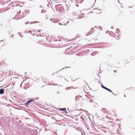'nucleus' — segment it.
Here are the masks:
<instances>
[{"label": "nucleus", "mask_w": 135, "mask_h": 135, "mask_svg": "<svg viewBox=\"0 0 135 135\" xmlns=\"http://www.w3.org/2000/svg\"><path fill=\"white\" fill-rule=\"evenodd\" d=\"M109 91V92H111L113 94H114V93L112 92V91L110 89Z\"/></svg>", "instance_id": "nucleus-20"}, {"label": "nucleus", "mask_w": 135, "mask_h": 135, "mask_svg": "<svg viewBox=\"0 0 135 135\" xmlns=\"http://www.w3.org/2000/svg\"><path fill=\"white\" fill-rule=\"evenodd\" d=\"M40 7H42L41 6H40Z\"/></svg>", "instance_id": "nucleus-35"}, {"label": "nucleus", "mask_w": 135, "mask_h": 135, "mask_svg": "<svg viewBox=\"0 0 135 135\" xmlns=\"http://www.w3.org/2000/svg\"><path fill=\"white\" fill-rule=\"evenodd\" d=\"M101 111L103 112L104 113H107V111L106 110V109L104 108H103L101 110Z\"/></svg>", "instance_id": "nucleus-7"}, {"label": "nucleus", "mask_w": 135, "mask_h": 135, "mask_svg": "<svg viewBox=\"0 0 135 135\" xmlns=\"http://www.w3.org/2000/svg\"><path fill=\"white\" fill-rule=\"evenodd\" d=\"M19 35H20V36L21 37H22V35H21V34H20V32L19 33Z\"/></svg>", "instance_id": "nucleus-25"}, {"label": "nucleus", "mask_w": 135, "mask_h": 135, "mask_svg": "<svg viewBox=\"0 0 135 135\" xmlns=\"http://www.w3.org/2000/svg\"><path fill=\"white\" fill-rule=\"evenodd\" d=\"M27 11H25L22 13V15H20L21 13V11H19L18 12H17L16 15L14 19L18 20L24 17L28 14L27 13Z\"/></svg>", "instance_id": "nucleus-1"}, {"label": "nucleus", "mask_w": 135, "mask_h": 135, "mask_svg": "<svg viewBox=\"0 0 135 135\" xmlns=\"http://www.w3.org/2000/svg\"><path fill=\"white\" fill-rule=\"evenodd\" d=\"M96 1V0H95V1Z\"/></svg>", "instance_id": "nucleus-46"}, {"label": "nucleus", "mask_w": 135, "mask_h": 135, "mask_svg": "<svg viewBox=\"0 0 135 135\" xmlns=\"http://www.w3.org/2000/svg\"><path fill=\"white\" fill-rule=\"evenodd\" d=\"M124 96L125 97H126V96H125V95H124Z\"/></svg>", "instance_id": "nucleus-39"}, {"label": "nucleus", "mask_w": 135, "mask_h": 135, "mask_svg": "<svg viewBox=\"0 0 135 135\" xmlns=\"http://www.w3.org/2000/svg\"><path fill=\"white\" fill-rule=\"evenodd\" d=\"M65 113L66 114H68V112L66 111V110L65 111H64Z\"/></svg>", "instance_id": "nucleus-22"}, {"label": "nucleus", "mask_w": 135, "mask_h": 135, "mask_svg": "<svg viewBox=\"0 0 135 135\" xmlns=\"http://www.w3.org/2000/svg\"><path fill=\"white\" fill-rule=\"evenodd\" d=\"M54 85H57V84H54Z\"/></svg>", "instance_id": "nucleus-33"}, {"label": "nucleus", "mask_w": 135, "mask_h": 135, "mask_svg": "<svg viewBox=\"0 0 135 135\" xmlns=\"http://www.w3.org/2000/svg\"><path fill=\"white\" fill-rule=\"evenodd\" d=\"M46 12V11H44V10L43 9H42L41 11V13H45Z\"/></svg>", "instance_id": "nucleus-17"}, {"label": "nucleus", "mask_w": 135, "mask_h": 135, "mask_svg": "<svg viewBox=\"0 0 135 135\" xmlns=\"http://www.w3.org/2000/svg\"><path fill=\"white\" fill-rule=\"evenodd\" d=\"M114 71L115 72H116V71H115V70H114Z\"/></svg>", "instance_id": "nucleus-36"}, {"label": "nucleus", "mask_w": 135, "mask_h": 135, "mask_svg": "<svg viewBox=\"0 0 135 135\" xmlns=\"http://www.w3.org/2000/svg\"><path fill=\"white\" fill-rule=\"evenodd\" d=\"M113 36L115 37L118 40L119 39L118 36L117 35H115V34H114V35Z\"/></svg>", "instance_id": "nucleus-10"}, {"label": "nucleus", "mask_w": 135, "mask_h": 135, "mask_svg": "<svg viewBox=\"0 0 135 135\" xmlns=\"http://www.w3.org/2000/svg\"><path fill=\"white\" fill-rule=\"evenodd\" d=\"M82 16L80 18H82Z\"/></svg>", "instance_id": "nucleus-38"}, {"label": "nucleus", "mask_w": 135, "mask_h": 135, "mask_svg": "<svg viewBox=\"0 0 135 135\" xmlns=\"http://www.w3.org/2000/svg\"><path fill=\"white\" fill-rule=\"evenodd\" d=\"M108 116L107 115H106V118H108Z\"/></svg>", "instance_id": "nucleus-29"}, {"label": "nucleus", "mask_w": 135, "mask_h": 135, "mask_svg": "<svg viewBox=\"0 0 135 135\" xmlns=\"http://www.w3.org/2000/svg\"><path fill=\"white\" fill-rule=\"evenodd\" d=\"M57 93H59V92H57Z\"/></svg>", "instance_id": "nucleus-37"}, {"label": "nucleus", "mask_w": 135, "mask_h": 135, "mask_svg": "<svg viewBox=\"0 0 135 135\" xmlns=\"http://www.w3.org/2000/svg\"><path fill=\"white\" fill-rule=\"evenodd\" d=\"M76 6H78V5H76Z\"/></svg>", "instance_id": "nucleus-40"}, {"label": "nucleus", "mask_w": 135, "mask_h": 135, "mask_svg": "<svg viewBox=\"0 0 135 135\" xmlns=\"http://www.w3.org/2000/svg\"><path fill=\"white\" fill-rule=\"evenodd\" d=\"M119 30L118 28H117L116 29V31L117 33H118V32H119Z\"/></svg>", "instance_id": "nucleus-19"}, {"label": "nucleus", "mask_w": 135, "mask_h": 135, "mask_svg": "<svg viewBox=\"0 0 135 135\" xmlns=\"http://www.w3.org/2000/svg\"><path fill=\"white\" fill-rule=\"evenodd\" d=\"M34 100H35L34 99H30V100H28L25 103V105L26 106V104H28L29 103H30L31 102H34Z\"/></svg>", "instance_id": "nucleus-4"}, {"label": "nucleus", "mask_w": 135, "mask_h": 135, "mask_svg": "<svg viewBox=\"0 0 135 135\" xmlns=\"http://www.w3.org/2000/svg\"><path fill=\"white\" fill-rule=\"evenodd\" d=\"M50 20L52 21L53 22L56 23L58 22L57 20H54L53 19H50Z\"/></svg>", "instance_id": "nucleus-6"}, {"label": "nucleus", "mask_w": 135, "mask_h": 135, "mask_svg": "<svg viewBox=\"0 0 135 135\" xmlns=\"http://www.w3.org/2000/svg\"><path fill=\"white\" fill-rule=\"evenodd\" d=\"M36 36H43L41 35V33L40 34L39 33H37L36 34Z\"/></svg>", "instance_id": "nucleus-12"}, {"label": "nucleus", "mask_w": 135, "mask_h": 135, "mask_svg": "<svg viewBox=\"0 0 135 135\" xmlns=\"http://www.w3.org/2000/svg\"><path fill=\"white\" fill-rule=\"evenodd\" d=\"M91 33H92L91 32V31H90L88 32L87 33L86 35H87V36L89 35Z\"/></svg>", "instance_id": "nucleus-14"}, {"label": "nucleus", "mask_w": 135, "mask_h": 135, "mask_svg": "<svg viewBox=\"0 0 135 135\" xmlns=\"http://www.w3.org/2000/svg\"><path fill=\"white\" fill-rule=\"evenodd\" d=\"M113 94V95H117V94Z\"/></svg>", "instance_id": "nucleus-34"}, {"label": "nucleus", "mask_w": 135, "mask_h": 135, "mask_svg": "<svg viewBox=\"0 0 135 135\" xmlns=\"http://www.w3.org/2000/svg\"><path fill=\"white\" fill-rule=\"evenodd\" d=\"M80 118H84V116H81Z\"/></svg>", "instance_id": "nucleus-24"}, {"label": "nucleus", "mask_w": 135, "mask_h": 135, "mask_svg": "<svg viewBox=\"0 0 135 135\" xmlns=\"http://www.w3.org/2000/svg\"><path fill=\"white\" fill-rule=\"evenodd\" d=\"M83 0H79L78 2L80 3H81L83 2Z\"/></svg>", "instance_id": "nucleus-16"}, {"label": "nucleus", "mask_w": 135, "mask_h": 135, "mask_svg": "<svg viewBox=\"0 0 135 135\" xmlns=\"http://www.w3.org/2000/svg\"><path fill=\"white\" fill-rule=\"evenodd\" d=\"M50 3H49V4H48L47 5V6L48 7H49L50 6H49V5H50Z\"/></svg>", "instance_id": "nucleus-26"}, {"label": "nucleus", "mask_w": 135, "mask_h": 135, "mask_svg": "<svg viewBox=\"0 0 135 135\" xmlns=\"http://www.w3.org/2000/svg\"><path fill=\"white\" fill-rule=\"evenodd\" d=\"M90 102H92V99H90Z\"/></svg>", "instance_id": "nucleus-28"}, {"label": "nucleus", "mask_w": 135, "mask_h": 135, "mask_svg": "<svg viewBox=\"0 0 135 135\" xmlns=\"http://www.w3.org/2000/svg\"><path fill=\"white\" fill-rule=\"evenodd\" d=\"M71 88H71V87H69L66 88V89H71Z\"/></svg>", "instance_id": "nucleus-21"}, {"label": "nucleus", "mask_w": 135, "mask_h": 135, "mask_svg": "<svg viewBox=\"0 0 135 135\" xmlns=\"http://www.w3.org/2000/svg\"><path fill=\"white\" fill-rule=\"evenodd\" d=\"M43 36H44V33H42V34Z\"/></svg>", "instance_id": "nucleus-31"}, {"label": "nucleus", "mask_w": 135, "mask_h": 135, "mask_svg": "<svg viewBox=\"0 0 135 135\" xmlns=\"http://www.w3.org/2000/svg\"><path fill=\"white\" fill-rule=\"evenodd\" d=\"M111 28H113V27H111Z\"/></svg>", "instance_id": "nucleus-41"}, {"label": "nucleus", "mask_w": 135, "mask_h": 135, "mask_svg": "<svg viewBox=\"0 0 135 135\" xmlns=\"http://www.w3.org/2000/svg\"><path fill=\"white\" fill-rule=\"evenodd\" d=\"M53 74H54V73H53V74H52V75H53Z\"/></svg>", "instance_id": "nucleus-43"}, {"label": "nucleus", "mask_w": 135, "mask_h": 135, "mask_svg": "<svg viewBox=\"0 0 135 135\" xmlns=\"http://www.w3.org/2000/svg\"><path fill=\"white\" fill-rule=\"evenodd\" d=\"M4 93V90L3 89H0V94H3Z\"/></svg>", "instance_id": "nucleus-8"}, {"label": "nucleus", "mask_w": 135, "mask_h": 135, "mask_svg": "<svg viewBox=\"0 0 135 135\" xmlns=\"http://www.w3.org/2000/svg\"><path fill=\"white\" fill-rule=\"evenodd\" d=\"M10 5L11 6L14 7H15L16 6H17V5L16 4V2H15L11 3L10 4Z\"/></svg>", "instance_id": "nucleus-2"}, {"label": "nucleus", "mask_w": 135, "mask_h": 135, "mask_svg": "<svg viewBox=\"0 0 135 135\" xmlns=\"http://www.w3.org/2000/svg\"><path fill=\"white\" fill-rule=\"evenodd\" d=\"M29 22H26L25 23V24H29Z\"/></svg>", "instance_id": "nucleus-23"}, {"label": "nucleus", "mask_w": 135, "mask_h": 135, "mask_svg": "<svg viewBox=\"0 0 135 135\" xmlns=\"http://www.w3.org/2000/svg\"><path fill=\"white\" fill-rule=\"evenodd\" d=\"M100 46L99 48H104L106 46V45H107V44H100Z\"/></svg>", "instance_id": "nucleus-3"}, {"label": "nucleus", "mask_w": 135, "mask_h": 135, "mask_svg": "<svg viewBox=\"0 0 135 135\" xmlns=\"http://www.w3.org/2000/svg\"><path fill=\"white\" fill-rule=\"evenodd\" d=\"M60 109L61 111H62L64 112V111H65L66 110V108H61Z\"/></svg>", "instance_id": "nucleus-11"}, {"label": "nucleus", "mask_w": 135, "mask_h": 135, "mask_svg": "<svg viewBox=\"0 0 135 135\" xmlns=\"http://www.w3.org/2000/svg\"><path fill=\"white\" fill-rule=\"evenodd\" d=\"M68 50H70V49H69V48H68V49H66V50L67 51Z\"/></svg>", "instance_id": "nucleus-30"}, {"label": "nucleus", "mask_w": 135, "mask_h": 135, "mask_svg": "<svg viewBox=\"0 0 135 135\" xmlns=\"http://www.w3.org/2000/svg\"><path fill=\"white\" fill-rule=\"evenodd\" d=\"M99 83H100V82H99Z\"/></svg>", "instance_id": "nucleus-45"}, {"label": "nucleus", "mask_w": 135, "mask_h": 135, "mask_svg": "<svg viewBox=\"0 0 135 135\" xmlns=\"http://www.w3.org/2000/svg\"><path fill=\"white\" fill-rule=\"evenodd\" d=\"M94 28H97V27L96 26L95 27H93V28H91V30H90V31H91V33H93L94 32Z\"/></svg>", "instance_id": "nucleus-9"}, {"label": "nucleus", "mask_w": 135, "mask_h": 135, "mask_svg": "<svg viewBox=\"0 0 135 135\" xmlns=\"http://www.w3.org/2000/svg\"><path fill=\"white\" fill-rule=\"evenodd\" d=\"M31 23H32V22H31V23H30V24H31Z\"/></svg>", "instance_id": "nucleus-42"}, {"label": "nucleus", "mask_w": 135, "mask_h": 135, "mask_svg": "<svg viewBox=\"0 0 135 135\" xmlns=\"http://www.w3.org/2000/svg\"><path fill=\"white\" fill-rule=\"evenodd\" d=\"M41 31V30H39L38 31V32H39L40 31Z\"/></svg>", "instance_id": "nucleus-32"}, {"label": "nucleus", "mask_w": 135, "mask_h": 135, "mask_svg": "<svg viewBox=\"0 0 135 135\" xmlns=\"http://www.w3.org/2000/svg\"><path fill=\"white\" fill-rule=\"evenodd\" d=\"M102 28V27H101V26H100V27H99V28L100 30Z\"/></svg>", "instance_id": "nucleus-27"}, {"label": "nucleus", "mask_w": 135, "mask_h": 135, "mask_svg": "<svg viewBox=\"0 0 135 135\" xmlns=\"http://www.w3.org/2000/svg\"><path fill=\"white\" fill-rule=\"evenodd\" d=\"M67 23H66V24H61L60 23H59V25H66V24H67Z\"/></svg>", "instance_id": "nucleus-18"}, {"label": "nucleus", "mask_w": 135, "mask_h": 135, "mask_svg": "<svg viewBox=\"0 0 135 135\" xmlns=\"http://www.w3.org/2000/svg\"><path fill=\"white\" fill-rule=\"evenodd\" d=\"M96 53L95 52H93L91 54V55L92 56L95 55L96 54Z\"/></svg>", "instance_id": "nucleus-15"}, {"label": "nucleus", "mask_w": 135, "mask_h": 135, "mask_svg": "<svg viewBox=\"0 0 135 135\" xmlns=\"http://www.w3.org/2000/svg\"><path fill=\"white\" fill-rule=\"evenodd\" d=\"M81 98V97L80 96H76L75 98L76 100V101L79 98Z\"/></svg>", "instance_id": "nucleus-13"}, {"label": "nucleus", "mask_w": 135, "mask_h": 135, "mask_svg": "<svg viewBox=\"0 0 135 135\" xmlns=\"http://www.w3.org/2000/svg\"><path fill=\"white\" fill-rule=\"evenodd\" d=\"M99 83H100V82H99Z\"/></svg>", "instance_id": "nucleus-44"}, {"label": "nucleus", "mask_w": 135, "mask_h": 135, "mask_svg": "<svg viewBox=\"0 0 135 135\" xmlns=\"http://www.w3.org/2000/svg\"><path fill=\"white\" fill-rule=\"evenodd\" d=\"M101 83L102 84L101 87H102V88H104V89H105L107 90H108L109 91V90H110L109 89L104 86L103 85V84Z\"/></svg>", "instance_id": "nucleus-5"}]
</instances>
